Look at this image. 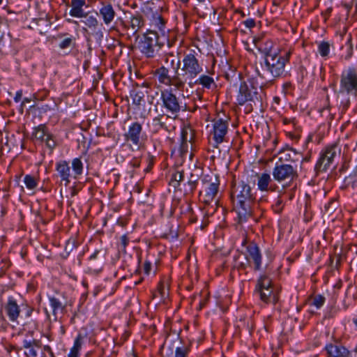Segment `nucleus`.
<instances>
[{
  "mask_svg": "<svg viewBox=\"0 0 357 357\" xmlns=\"http://www.w3.org/2000/svg\"><path fill=\"white\" fill-rule=\"evenodd\" d=\"M175 40H169L165 34L160 36L156 31H147L140 39L138 47L141 53L148 59L155 58L160 49L167 44L169 48L172 47Z\"/></svg>",
  "mask_w": 357,
  "mask_h": 357,
  "instance_id": "4",
  "label": "nucleus"
},
{
  "mask_svg": "<svg viewBox=\"0 0 357 357\" xmlns=\"http://www.w3.org/2000/svg\"><path fill=\"white\" fill-rule=\"evenodd\" d=\"M140 164H141V159L139 158H137V157L133 158L130 162V166L132 167L133 168L139 167Z\"/></svg>",
  "mask_w": 357,
  "mask_h": 357,
  "instance_id": "53",
  "label": "nucleus"
},
{
  "mask_svg": "<svg viewBox=\"0 0 357 357\" xmlns=\"http://www.w3.org/2000/svg\"><path fill=\"white\" fill-rule=\"evenodd\" d=\"M151 22L155 27L159 29V31L162 33V34H165L166 20L164 19L161 14L158 13V12L153 14Z\"/></svg>",
  "mask_w": 357,
  "mask_h": 357,
  "instance_id": "37",
  "label": "nucleus"
},
{
  "mask_svg": "<svg viewBox=\"0 0 357 357\" xmlns=\"http://www.w3.org/2000/svg\"><path fill=\"white\" fill-rule=\"evenodd\" d=\"M257 45V44H256ZM259 50L264 55V59L268 57V55H273L278 50H274V42L271 39H266L259 43Z\"/></svg>",
  "mask_w": 357,
  "mask_h": 357,
  "instance_id": "30",
  "label": "nucleus"
},
{
  "mask_svg": "<svg viewBox=\"0 0 357 357\" xmlns=\"http://www.w3.org/2000/svg\"><path fill=\"white\" fill-rule=\"evenodd\" d=\"M219 185L220 181L218 176H215L213 179L211 178L208 181V185L205 189V195L204 198V202L205 204H209L213 200L218 192Z\"/></svg>",
  "mask_w": 357,
  "mask_h": 357,
  "instance_id": "22",
  "label": "nucleus"
},
{
  "mask_svg": "<svg viewBox=\"0 0 357 357\" xmlns=\"http://www.w3.org/2000/svg\"><path fill=\"white\" fill-rule=\"evenodd\" d=\"M273 287H274V286L271 278L266 274H262L257 280L254 292L260 291L261 290L264 291V289Z\"/></svg>",
  "mask_w": 357,
  "mask_h": 357,
  "instance_id": "31",
  "label": "nucleus"
},
{
  "mask_svg": "<svg viewBox=\"0 0 357 357\" xmlns=\"http://www.w3.org/2000/svg\"><path fill=\"white\" fill-rule=\"evenodd\" d=\"M199 178L197 176H195L191 174L187 183L184 184V194L185 195H191L193 194L194 191L197 188L198 184Z\"/></svg>",
  "mask_w": 357,
  "mask_h": 357,
  "instance_id": "35",
  "label": "nucleus"
},
{
  "mask_svg": "<svg viewBox=\"0 0 357 357\" xmlns=\"http://www.w3.org/2000/svg\"><path fill=\"white\" fill-rule=\"evenodd\" d=\"M155 160H156V158L155 156L151 155L150 153H148L146 158L147 167L144 169V172L146 173L151 172V170L152 169V167L155 162Z\"/></svg>",
  "mask_w": 357,
  "mask_h": 357,
  "instance_id": "48",
  "label": "nucleus"
},
{
  "mask_svg": "<svg viewBox=\"0 0 357 357\" xmlns=\"http://www.w3.org/2000/svg\"><path fill=\"white\" fill-rule=\"evenodd\" d=\"M83 342V336L82 334H78L76 337L74 344L73 347L70 349L69 354H68V357H79V351L82 348Z\"/></svg>",
  "mask_w": 357,
  "mask_h": 357,
  "instance_id": "36",
  "label": "nucleus"
},
{
  "mask_svg": "<svg viewBox=\"0 0 357 357\" xmlns=\"http://www.w3.org/2000/svg\"><path fill=\"white\" fill-rule=\"evenodd\" d=\"M70 6L69 14L71 17L82 18L90 13L84 12L83 9L84 6H86V0H71Z\"/></svg>",
  "mask_w": 357,
  "mask_h": 357,
  "instance_id": "24",
  "label": "nucleus"
},
{
  "mask_svg": "<svg viewBox=\"0 0 357 357\" xmlns=\"http://www.w3.org/2000/svg\"><path fill=\"white\" fill-rule=\"evenodd\" d=\"M24 182L26 185V187L29 190H33L38 185V182L35 177L30 174H26L24 176Z\"/></svg>",
  "mask_w": 357,
  "mask_h": 357,
  "instance_id": "44",
  "label": "nucleus"
},
{
  "mask_svg": "<svg viewBox=\"0 0 357 357\" xmlns=\"http://www.w3.org/2000/svg\"><path fill=\"white\" fill-rule=\"evenodd\" d=\"M124 139L133 146L137 150H140L144 146L147 136L143 130L142 123L139 121L131 122L127 131L123 134Z\"/></svg>",
  "mask_w": 357,
  "mask_h": 357,
  "instance_id": "10",
  "label": "nucleus"
},
{
  "mask_svg": "<svg viewBox=\"0 0 357 357\" xmlns=\"http://www.w3.org/2000/svg\"><path fill=\"white\" fill-rule=\"evenodd\" d=\"M282 204V200L281 199V198L278 197L277 199V201L275 202V208L278 210V211H280L281 210V206Z\"/></svg>",
  "mask_w": 357,
  "mask_h": 357,
  "instance_id": "60",
  "label": "nucleus"
},
{
  "mask_svg": "<svg viewBox=\"0 0 357 357\" xmlns=\"http://www.w3.org/2000/svg\"><path fill=\"white\" fill-rule=\"evenodd\" d=\"M178 236V226L174 225L171 222H168L165 226L162 237L174 240L177 238Z\"/></svg>",
  "mask_w": 357,
  "mask_h": 357,
  "instance_id": "34",
  "label": "nucleus"
},
{
  "mask_svg": "<svg viewBox=\"0 0 357 357\" xmlns=\"http://www.w3.org/2000/svg\"><path fill=\"white\" fill-rule=\"evenodd\" d=\"M195 85H201L203 89H212L213 88H216L217 84L215 82L213 78L207 75H202L199 78L195 79L192 81V88Z\"/></svg>",
  "mask_w": 357,
  "mask_h": 357,
  "instance_id": "29",
  "label": "nucleus"
},
{
  "mask_svg": "<svg viewBox=\"0 0 357 357\" xmlns=\"http://www.w3.org/2000/svg\"><path fill=\"white\" fill-rule=\"evenodd\" d=\"M43 351H46L49 354L50 357H56L54 353L53 352L52 348L49 345H45L43 347Z\"/></svg>",
  "mask_w": 357,
  "mask_h": 357,
  "instance_id": "57",
  "label": "nucleus"
},
{
  "mask_svg": "<svg viewBox=\"0 0 357 357\" xmlns=\"http://www.w3.org/2000/svg\"><path fill=\"white\" fill-rule=\"evenodd\" d=\"M160 98L162 107L172 115L176 116L181 111L186 110V105L174 93L172 89L162 90Z\"/></svg>",
  "mask_w": 357,
  "mask_h": 357,
  "instance_id": "11",
  "label": "nucleus"
},
{
  "mask_svg": "<svg viewBox=\"0 0 357 357\" xmlns=\"http://www.w3.org/2000/svg\"><path fill=\"white\" fill-rule=\"evenodd\" d=\"M3 308L9 320L13 323H18V319L20 317L22 312H24L25 318H29L34 311V308L26 301L13 296L8 298Z\"/></svg>",
  "mask_w": 357,
  "mask_h": 357,
  "instance_id": "6",
  "label": "nucleus"
},
{
  "mask_svg": "<svg viewBox=\"0 0 357 357\" xmlns=\"http://www.w3.org/2000/svg\"><path fill=\"white\" fill-rule=\"evenodd\" d=\"M252 328H253V323H252V320H249L248 321V324H247V330L248 331V332L250 333H252Z\"/></svg>",
  "mask_w": 357,
  "mask_h": 357,
  "instance_id": "64",
  "label": "nucleus"
},
{
  "mask_svg": "<svg viewBox=\"0 0 357 357\" xmlns=\"http://www.w3.org/2000/svg\"><path fill=\"white\" fill-rule=\"evenodd\" d=\"M183 172H176L174 173L169 181V185L173 186L174 188H177L180 186L181 182L183 180Z\"/></svg>",
  "mask_w": 357,
  "mask_h": 357,
  "instance_id": "39",
  "label": "nucleus"
},
{
  "mask_svg": "<svg viewBox=\"0 0 357 357\" xmlns=\"http://www.w3.org/2000/svg\"><path fill=\"white\" fill-rule=\"evenodd\" d=\"M154 75L156 77L159 83L162 84L166 86H174L177 89H183V86L181 85H177V77L178 73L176 72V75L174 77H171L169 75V70L168 68L165 66H161L157 68L154 72Z\"/></svg>",
  "mask_w": 357,
  "mask_h": 357,
  "instance_id": "18",
  "label": "nucleus"
},
{
  "mask_svg": "<svg viewBox=\"0 0 357 357\" xmlns=\"http://www.w3.org/2000/svg\"><path fill=\"white\" fill-rule=\"evenodd\" d=\"M58 38L62 39L59 44L60 49L66 50L70 47H75L77 38L75 36L68 33H60L58 34Z\"/></svg>",
  "mask_w": 357,
  "mask_h": 357,
  "instance_id": "28",
  "label": "nucleus"
},
{
  "mask_svg": "<svg viewBox=\"0 0 357 357\" xmlns=\"http://www.w3.org/2000/svg\"><path fill=\"white\" fill-rule=\"evenodd\" d=\"M272 176L275 182L287 188L297 181L298 173L296 167L291 164L277 162L273 168Z\"/></svg>",
  "mask_w": 357,
  "mask_h": 357,
  "instance_id": "7",
  "label": "nucleus"
},
{
  "mask_svg": "<svg viewBox=\"0 0 357 357\" xmlns=\"http://www.w3.org/2000/svg\"><path fill=\"white\" fill-rule=\"evenodd\" d=\"M169 289V281L167 279L161 280L158 286V290L162 297H165L167 295V291Z\"/></svg>",
  "mask_w": 357,
  "mask_h": 357,
  "instance_id": "45",
  "label": "nucleus"
},
{
  "mask_svg": "<svg viewBox=\"0 0 357 357\" xmlns=\"http://www.w3.org/2000/svg\"><path fill=\"white\" fill-rule=\"evenodd\" d=\"M167 347L165 344L162 348L164 351L162 352V357H189L192 342L190 340H183L180 335H176L174 339L168 340Z\"/></svg>",
  "mask_w": 357,
  "mask_h": 357,
  "instance_id": "8",
  "label": "nucleus"
},
{
  "mask_svg": "<svg viewBox=\"0 0 357 357\" xmlns=\"http://www.w3.org/2000/svg\"><path fill=\"white\" fill-rule=\"evenodd\" d=\"M256 176L257 177V188L259 190L267 192L278 191V185L269 174L266 172L257 174Z\"/></svg>",
  "mask_w": 357,
  "mask_h": 357,
  "instance_id": "17",
  "label": "nucleus"
},
{
  "mask_svg": "<svg viewBox=\"0 0 357 357\" xmlns=\"http://www.w3.org/2000/svg\"><path fill=\"white\" fill-rule=\"evenodd\" d=\"M325 297L321 294L315 295L312 298V305L317 309L320 308L325 302Z\"/></svg>",
  "mask_w": 357,
  "mask_h": 357,
  "instance_id": "47",
  "label": "nucleus"
},
{
  "mask_svg": "<svg viewBox=\"0 0 357 357\" xmlns=\"http://www.w3.org/2000/svg\"><path fill=\"white\" fill-rule=\"evenodd\" d=\"M347 43L349 45V54L346 56V58H345L346 59H350V57L352 55L353 46L351 45V36H349V37L347 39Z\"/></svg>",
  "mask_w": 357,
  "mask_h": 357,
  "instance_id": "56",
  "label": "nucleus"
},
{
  "mask_svg": "<svg viewBox=\"0 0 357 357\" xmlns=\"http://www.w3.org/2000/svg\"><path fill=\"white\" fill-rule=\"evenodd\" d=\"M331 45L327 41H321L318 45V52L324 57H328L330 52Z\"/></svg>",
  "mask_w": 357,
  "mask_h": 357,
  "instance_id": "42",
  "label": "nucleus"
},
{
  "mask_svg": "<svg viewBox=\"0 0 357 357\" xmlns=\"http://www.w3.org/2000/svg\"><path fill=\"white\" fill-rule=\"evenodd\" d=\"M45 143L46 146L50 150L53 151L55 149L57 144L54 139V136L50 132L49 135H47V138L44 142Z\"/></svg>",
  "mask_w": 357,
  "mask_h": 357,
  "instance_id": "46",
  "label": "nucleus"
},
{
  "mask_svg": "<svg viewBox=\"0 0 357 357\" xmlns=\"http://www.w3.org/2000/svg\"><path fill=\"white\" fill-rule=\"evenodd\" d=\"M164 115L159 114L154 117L150 123H148V126L150 131L153 134L158 133L161 130H164L167 132H170V129L166 125L165 122L163 121Z\"/></svg>",
  "mask_w": 357,
  "mask_h": 357,
  "instance_id": "26",
  "label": "nucleus"
},
{
  "mask_svg": "<svg viewBox=\"0 0 357 357\" xmlns=\"http://www.w3.org/2000/svg\"><path fill=\"white\" fill-rule=\"evenodd\" d=\"M242 24L243 25H245V26L246 28H248L250 29H252L256 25L255 20L254 19H252V18H249V19L242 22Z\"/></svg>",
  "mask_w": 357,
  "mask_h": 357,
  "instance_id": "51",
  "label": "nucleus"
},
{
  "mask_svg": "<svg viewBox=\"0 0 357 357\" xmlns=\"http://www.w3.org/2000/svg\"><path fill=\"white\" fill-rule=\"evenodd\" d=\"M29 325H31L30 329H31V333H33V331L37 329V328H38V323H37V321H34V320H31L29 322L24 323L23 324L24 330H26V327Z\"/></svg>",
  "mask_w": 357,
  "mask_h": 357,
  "instance_id": "52",
  "label": "nucleus"
},
{
  "mask_svg": "<svg viewBox=\"0 0 357 357\" xmlns=\"http://www.w3.org/2000/svg\"><path fill=\"white\" fill-rule=\"evenodd\" d=\"M149 84L143 83L142 86L137 85L130 91V97L132 99V104L138 108L145 104V96L148 93L147 89Z\"/></svg>",
  "mask_w": 357,
  "mask_h": 357,
  "instance_id": "19",
  "label": "nucleus"
},
{
  "mask_svg": "<svg viewBox=\"0 0 357 357\" xmlns=\"http://www.w3.org/2000/svg\"><path fill=\"white\" fill-rule=\"evenodd\" d=\"M144 24L143 17L141 15H136L132 17L130 20V26L133 30V33L135 34L138 30Z\"/></svg>",
  "mask_w": 357,
  "mask_h": 357,
  "instance_id": "38",
  "label": "nucleus"
},
{
  "mask_svg": "<svg viewBox=\"0 0 357 357\" xmlns=\"http://www.w3.org/2000/svg\"><path fill=\"white\" fill-rule=\"evenodd\" d=\"M188 131L192 132V130L190 127H185L181 130V151H183L185 148H187L188 144L187 142H190L192 138L188 139Z\"/></svg>",
  "mask_w": 357,
  "mask_h": 357,
  "instance_id": "41",
  "label": "nucleus"
},
{
  "mask_svg": "<svg viewBox=\"0 0 357 357\" xmlns=\"http://www.w3.org/2000/svg\"><path fill=\"white\" fill-rule=\"evenodd\" d=\"M231 198L238 214V223L243 224L252 216L257 204V193L245 181L232 182Z\"/></svg>",
  "mask_w": 357,
  "mask_h": 357,
  "instance_id": "1",
  "label": "nucleus"
},
{
  "mask_svg": "<svg viewBox=\"0 0 357 357\" xmlns=\"http://www.w3.org/2000/svg\"><path fill=\"white\" fill-rule=\"evenodd\" d=\"M350 105V100L347 99L344 102H342V112H345Z\"/></svg>",
  "mask_w": 357,
  "mask_h": 357,
  "instance_id": "58",
  "label": "nucleus"
},
{
  "mask_svg": "<svg viewBox=\"0 0 357 357\" xmlns=\"http://www.w3.org/2000/svg\"><path fill=\"white\" fill-rule=\"evenodd\" d=\"M72 168L75 178L82 174L83 163L80 158H75L72 160Z\"/></svg>",
  "mask_w": 357,
  "mask_h": 357,
  "instance_id": "40",
  "label": "nucleus"
},
{
  "mask_svg": "<svg viewBox=\"0 0 357 357\" xmlns=\"http://www.w3.org/2000/svg\"><path fill=\"white\" fill-rule=\"evenodd\" d=\"M151 269V263L149 261L146 260L143 265V271L146 275H149Z\"/></svg>",
  "mask_w": 357,
  "mask_h": 357,
  "instance_id": "54",
  "label": "nucleus"
},
{
  "mask_svg": "<svg viewBox=\"0 0 357 357\" xmlns=\"http://www.w3.org/2000/svg\"><path fill=\"white\" fill-rule=\"evenodd\" d=\"M120 240H121V242H120L119 248L122 251L126 252V248L129 243V238H128L127 235L125 234L121 237Z\"/></svg>",
  "mask_w": 357,
  "mask_h": 357,
  "instance_id": "50",
  "label": "nucleus"
},
{
  "mask_svg": "<svg viewBox=\"0 0 357 357\" xmlns=\"http://www.w3.org/2000/svg\"><path fill=\"white\" fill-rule=\"evenodd\" d=\"M40 341L38 340L33 339L29 340H23V348L24 350H23L22 348H18L11 344L6 346L5 349L9 356H11L12 352H15L17 354L22 353L24 357H36L37 351L35 348H40Z\"/></svg>",
  "mask_w": 357,
  "mask_h": 357,
  "instance_id": "14",
  "label": "nucleus"
},
{
  "mask_svg": "<svg viewBox=\"0 0 357 357\" xmlns=\"http://www.w3.org/2000/svg\"><path fill=\"white\" fill-rule=\"evenodd\" d=\"M295 119H288L287 117H284L282 119V122L284 125H287L289 123L294 124Z\"/></svg>",
  "mask_w": 357,
  "mask_h": 357,
  "instance_id": "61",
  "label": "nucleus"
},
{
  "mask_svg": "<svg viewBox=\"0 0 357 357\" xmlns=\"http://www.w3.org/2000/svg\"><path fill=\"white\" fill-rule=\"evenodd\" d=\"M237 79L240 81L238 93L236 96L237 103L243 105L249 101H254L258 94L257 89L252 84H247L241 79V75L238 74Z\"/></svg>",
  "mask_w": 357,
  "mask_h": 357,
  "instance_id": "15",
  "label": "nucleus"
},
{
  "mask_svg": "<svg viewBox=\"0 0 357 357\" xmlns=\"http://www.w3.org/2000/svg\"><path fill=\"white\" fill-rule=\"evenodd\" d=\"M344 183L346 188H357V175L354 174L347 176L344 180Z\"/></svg>",
  "mask_w": 357,
  "mask_h": 357,
  "instance_id": "43",
  "label": "nucleus"
},
{
  "mask_svg": "<svg viewBox=\"0 0 357 357\" xmlns=\"http://www.w3.org/2000/svg\"><path fill=\"white\" fill-rule=\"evenodd\" d=\"M340 93L357 94V68L349 66L344 70L340 75Z\"/></svg>",
  "mask_w": 357,
  "mask_h": 357,
  "instance_id": "13",
  "label": "nucleus"
},
{
  "mask_svg": "<svg viewBox=\"0 0 357 357\" xmlns=\"http://www.w3.org/2000/svg\"><path fill=\"white\" fill-rule=\"evenodd\" d=\"M293 84L290 82L284 83L283 90L285 93H289L293 89Z\"/></svg>",
  "mask_w": 357,
  "mask_h": 357,
  "instance_id": "55",
  "label": "nucleus"
},
{
  "mask_svg": "<svg viewBox=\"0 0 357 357\" xmlns=\"http://www.w3.org/2000/svg\"><path fill=\"white\" fill-rule=\"evenodd\" d=\"M241 244L245 248V250L234 257V268L244 273H248V268L255 271L261 270L262 254L259 245L254 241L248 242L246 236Z\"/></svg>",
  "mask_w": 357,
  "mask_h": 357,
  "instance_id": "2",
  "label": "nucleus"
},
{
  "mask_svg": "<svg viewBox=\"0 0 357 357\" xmlns=\"http://www.w3.org/2000/svg\"><path fill=\"white\" fill-rule=\"evenodd\" d=\"M81 22L84 24L82 32L87 40L91 39L100 43L104 37L105 28L97 16L90 13L82 18Z\"/></svg>",
  "mask_w": 357,
  "mask_h": 357,
  "instance_id": "9",
  "label": "nucleus"
},
{
  "mask_svg": "<svg viewBox=\"0 0 357 357\" xmlns=\"http://www.w3.org/2000/svg\"><path fill=\"white\" fill-rule=\"evenodd\" d=\"M55 169L61 178V182H64V185L68 186L70 183L71 176L69 163L66 160H60L56 163Z\"/></svg>",
  "mask_w": 357,
  "mask_h": 357,
  "instance_id": "23",
  "label": "nucleus"
},
{
  "mask_svg": "<svg viewBox=\"0 0 357 357\" xmlns=\"http://www.w3.org/2000/svg\"><path fill=\"white\" fill-rule=\"evenodd\" d=\"M328 357H349V350L343 346L328 344L325 347Z\"/></svg>",
  "mask_w": 357,
  "mask_h": 357,
  "instance_id": "27",
  "label": "nucleus"
},
{
  "mask_svg": "<svg viewBox=\"0 0 357 357\" xmlns=\"http://www.w3.org/2000/svg\"><path fill=\"white\" fill-rule=\"evenodd\" d=\"M278 155V163H296L300 160V153L287 145L279 151Z\"/></svg>",
  "mask_w": 357,
  "mask_h": 357,
  "instance_id": "21",
  "label": "nucleus"
},
{
  "mask_svg": "<svg viewBox=\"0 0 357 357\" xmlns=\"http://www.w3.org/2000/svg\"><path fill=\"white\" fill-rule=\"evenodd\" d=\"M22 97V91L20 90V91L16 92L15 96L14 97V100L16 102H20L21 100Z\"/></svg>",
  "mask_w": 357,
  "mask_h": 357,
  "instance_id": "59",
  "label": "nucleus"
},
{
  "mask_svg": "<svg viewBox=\"0 0 357 357\" xmlns=\"http://www.w3.org/2000/svg\"><path fill=\"white\" fill-rule=\"evenodd\" d=\"M100 254V251L99 250H96L90 257H89V260L90 261H93V260H95L98 258V255Z\"/></svg>",
  "mask_w": 357,
  "mask_h": 357,
  "instance_id": "63",
  "label": "nucleus"
},
{
  "mask_svg": "<svg viewBox=\"0 0 357 357\" xmlns=\"http://www.w3.org/2000/svg\"><path fill=\"white\" fill-rule=\"evenodd\" d=\"M229 123L227 120L222 119H215L213 121L212 137L215 142L214 147L217 148L218 144L227 142V134L228 132Z\"/></svg>",
  "mask_w": 357,
  "mask_h": 357,
  "instance_id": "16",
  "label": "nucleus"
},
{
  "mask_svg": "<svg viewBox=\"0 0 357 357\" xmlns=\"http://www.w3.org/2000/svg\"><path fill=\"white\" fill-rule=\"evenodd\" d=\"M50 132L45 124H40L33 128V137L38 142H44Z\"/></svg>",
  "mask_w": 357,
  "mask_h": 357,
  "instance_id": "33",
  "label": "nucleus"
},
{
  "mask_svg": "<svg viewBox=\"0 0 357 357\" xmlns=\"http://www.w3.org/2000/svg\"><path fill=\"white\" fill-rule=\"evenodd\" d=\"M48 298L50 306L52 309V314L55 317V319H56V314L58 312L63 313L66 310V303L61 302L59 298H56L55 296H49Z\"/></svg>",
  "mask_w": 357,
  "mask_h": 357,
  "instance_id": "32",
  "label": "nucleus"
},
{
  "mask_svg": "<svg viewBox=\"0 0 357 357\" xmlns=\"http://www.w3.org/2000/svg\"><path fill=\"white\" fill-rule=\"evenodd\" d=\"M340 154V148L337 143L327 146L323 149L315 165L314 171L317 174L326 172L333 163L334 159Z\"/></svg>",
  "mask_w": 357,
  "mask_h": 357,
  "instance_id": "12",
  "label": "nucleus"
},
{
  "mask_svg": "<svg viewBox=\"0 0 357 357\" xmlns=\"http://www.w3.org/2000/svg\"><path fill=\"white\" fill-rule=\"evenodd\" d=\"M342 5L346 8L347 12H349L353 6L352 3L342 2Z\"/></svg>",
  "mask_w": 357,
  "mask_h": 357,
  "instance_id": "62",
  "label": "nucleus"
},
{
  "mask_svg": "<svg viewBox=\"0 0 357 357\" xmlns=\"http://www.w3.org/2000/svg\"><path fill=\"white\" fill-rule=\"evenodd\" d=\"M292 53L291 48L287 50H278L276 53L264 59L265 68L273 78L280 77L285 74V66L289 62Z\"/></svg>",
  "mask_w": 357,
  "mask_h": 357,
  "instance_id": "5",
  "label": "nucleus"
},
{
  "mask_svg": "<svg viewBox=\"0 0 357 357\" xmlns=\"http://www.w3.org/2000/svg\"><path fill=\"white\" fill-rule=\"evenodd\" d=\"M9 326L8 321L6 319L1 311H0V330L6 331Z\"/></svg>",
  "mask_w": 357,
  "mask_h": 357,
  "instance_id": "49",
  "label": "nucleus"
},
{
  "mask_svg": "<svg viewBox=\"0 0 357 357\" xmlns=\"http://www.w3.org/2000/svg\"><path fill=\"white\" fill-rule=\"evenodd\" d=\"M198 54L195 50H190L184 54L182 60V66L178 71L181 65L180 59L178 60L176 64V71L178 73L177 85H181L183 89L185 84L192 88L193 79H195L202 70V66L198 60Z\"/></svg>",
  "mask_w": 357,
  "mask_h": 357,
  "instance_id": "3",
  "label": "nucleus"
},
{
  "mask_svg": "<svg viewBox=\"0 0 357 357\" xmlns=\"http://www.w3.org/2000/svg\"><path fill=\"white\" fill-rule=\"evenodd\" d=\"M255 294L259 296L262 302L266 304L273 303L275 305L279 301L278 293L274 291V287L266 289L264 291L261 290L260 291L255 292Z\"/></svg>",
  "mask_w": 357,
  "mask_h": 357,
  "instance_id": "25",
  "label": "nucleus"
},
{
  "mask_svg": "<svg viewBox=\"0 0 357 357\" xmlns=\"http://www.w3.org/2000/svg\"><path fill=\"white\" fill-rule=\"evenodd\" d=\"M99 15L105 25H109L114 20L116 13L113 6L109 2H101L99 12L95 15Z\"/></svg>",
  "mask_w": 357,
  "mask_h": 357,
  "instance_id": "20",
  "label": "nucleus"
}]
</instances>
